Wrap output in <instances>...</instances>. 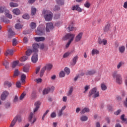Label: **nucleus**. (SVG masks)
Segmentation results:
<instances>
[{
	"label": "nucleus",
	"mask_w": 127,
	"mask_h": 127,
	"mask_svg": "<svg viewBox=\"0 0 127 127\" xmlns=\"http://www.w3.org/2000/svg\"><path fill=\"white\" fill-rule=\"evenodd\" d=\"M43 14H45V19L46 21H50V20H52L53 13L50 10H44L43 11Z\"/></svg>",
	"instance_id": "nucleus-1"
},
{
	"label": "nucleus",
	"mask_w": 127,
	"mask_h": 127,
	"mask_svg": "<svg viewBox=\"0 0 127 127\" xmlns=\"http://www.w3.org/2000/svg\"><path fill=\"white\" fill-rule=\"evenodd\" d=\"M112 76L114 79H116V81L117 84H121L123 83V77L121 74H119L117 71H115L113 72Z\"/></svg>",
	"instance_id": "nucleus-2"
},
{
	"label": "nucleus",
	"mask_w": 127,
	"mask_h": 127,
	"mask_svg": "<svg viewBox=\"0 0 127 127\" xmlns=\"http://www.w3.org/2000/svg\"><path fill=\"white\" fill-rule=\"evenodd\" d=\"M74 38H75V34L69 33L65 35V36L63 37V40H67V39H69V41L72 42L73 40H74Z\"/></svg>",
	"instance_id": "nucleus-3"
},
{
	"label": "nucleus",
	"mask_w": 127,
	"mask_h": 127,
	"mask_svg": "<svg viewBox=\"0 0 127 127\" xmlns=\"http://www.w3.org/2000/svg\"><path fill=\"white\" fill-rule=\"evenodd\" d=\"M5 10V15L6 17L11 19L12 18V15L9 14V11L8 10H6L5 7L4 6L0 7V13H2Z\"/></svg>",
	"instance_id": "nucleus-4"
},
{
	"label": "nucleus",
	"mask_w": 127,
	"mask_h": 127,
	"mask_svg": "<svg viewBox=\"0 0 127 127\" xmlns=\"http://www.w3.org/2000/svg\"><path fill=\"white\" fill-rule=\"evenodd\" d=\"M97 87H94L92 90H90L89 92V97H91V96H92L93 98L99 97V91H97Z\"/></svg>",
	"instance_id": "nucleus-5"
},
{
	"label": "nucleus",
	"mask_w": 127,
	"mask_h": 127,
	"mask_svg": "<svg viewBox=\"0 0 127 127\" xmlns=\"http://www.w3.org/2000/svg\"><path fill=\"white\" fill-rule=\"evenodd\" d=\"M40 48V49H44V44H42L41 45H40V47H39V45H38V44H33V52H38V48Z\"/></svg>",
	"instance_id": "nucleus-6"
},
{
	"label": "nucleus",
	"mask_w": 127,
	"mask_h": 127,
	"mask_svg": "<svg viewBox=\"0 0 127 127\" xmlns=\"http://www.w3.org/2000/svg\"><path fill=\"white\" fill-rule=\"evenodd\" d=\"M17 121H18L19 123L21 122V116L20 115H17L15 116L11 123L10 127H13V126L15 125V123H16Z\"/></svg>",
	"instance_id": "nucleus-7"
},
{
	"label": "nucleus",
	"mask_w": 127,
	"mask_h": 127,
	"mask_svg": "<svg viewBox=\"0 0 127 127\" xmlns=\"http://www.w3.org/2000/svg\"><path fill=\"white\" fill-rule=\"evenodd\" d=\"M28 120L32 124H34L36 122V118L34 117L33 118V114L32 112L30 113L29 115Z\"/></svg>",
	"instance_id": "nucleus-8"
},
{
	"label": "nucleus",
	"mask_w": 127,
	"mask_h": 127,
	"mask_svg": "<svg viewBox=\"0 0 127 127\" xmlns=\"http://www.w3.org/2000/svg\"><path fill=\"white\" fill-rule=\"evenodd\" d=\"M16 66H22V64H19V61H13L11 64V67L14 68Z\"/></svg>",
	"instance_id": "nucleus-9"
},
{
	"label": "nucleus",
	"mask_w": 127,
	"mask_h": 127,
	"mask_svg": "<svg viewBox=\"0 0 127 127\" xmlns=\"http://www.w3.org/2000/svg\"><path fill=\"white\" fill-rule=\"evenodd\" d=\"M41 26H42V25H40L37 28V30L36 31L38 35H42V33L44 32V29L43 28H41Z\"/></svg>",
	"instance_id": "nucleus-10"
},
{
	"label": "nucleus",
	"mask_w": 127,
	"mask_h": 127,
	"mask_svg": "<svg viewBox=\"0 0 127 127\" xmlns=\"http://www.w3.org/2000/svg\"><path fill=\"white\" fill-rule=\"evenodd\" d=\"M31 60L33 63H36L37 61H38V55H37V52H35V53L33 55Z\"/></svg>",
	"instance_id": "nucleus-11"
},
{
	"label": "nucleus",
	"mask_w": 127,
	"mask_h": 127,
	"mask_svg": "<svg viewBox=\"0 0 127 127\" xmlns=\"http://www.w3.org/2000/svg\"><path fill=\"white\" fill-rule=\"evenodd\" d=\"M40 105H41V102H40V101H37L35 103V108L33 110L34 113H36V112L38 111V109L40 107Z\"/></svg>",
	"instance_id": "nucleus-12"
},
{
	"label": "nucleus",
	"mask_w": 127,
	"mask_h": 127,
	"mask_svg": "<svg viewBox=\"0 0 127 127\" xmlns=\"http://www.w3.org/2000/svg\"><path fill=\"white\" fill-rule=\"evenodd\" d=\"M51 29H53V24L52 23H47L46 31H47V32H49Z\"/></svg>",
	"instance_id": "nucleus-13"
},
{
	"label": "nucleus",
	"mask_w": 127,
	"mask_h": 127,
	"mask_svg": "<svg viewBox=\"0 0 127 127\" xmlns=\"http://www.w3.org/2000/svg\"><path fill=\"white\" fill-rule=\"evenodd\" d=\"M8 92L6 91H4L1 95V100L4 101V100L6 99V97L8 96Z\"/></svg>",
	"instance_id": "nucleus-14"
},
{
	"label": "nucleus",
	"mask_w": 127,
	"mask_h": 127,
	"mask_svg": "<svg viewBox=\"0 0 127 127\" xmlns=\"http://www.w3.org/2000/svg\"><path fill=\"white\" fill-rule=\"evenodd\" d=\"M82 36H83V32H81L75 37L76 42H79L82 39Z\"/></svg>",
	"instance_id": "nucleus-15"
},
{
	"label": "nucleus",
	"mask_w": 127,
	"mask_h": 127,
	"mask_svg": "<svg viewBox=\"0 0 127 127\" xmlns=\"http://www.w3.org/2000/svg\"><path fill=\"white\" fill-rule=\"evenodd\" d=\"M98 43L99 44H103V45H107V43H108V41L106 39L101 40V39H99Z\"/></svg>",
	"instance_id": "nucleus-16"
},
{
	"label": "nucleus",
	"mask_w": 127,
	"mask_h": 127,
	"mask_svg": "<svg viewBox=\"0 0 127 127\" xmlns=\"http://www.w3.org/2000/svg\"><path fill=\"white\" fill-rule=\"evenodd\" d=\"M72 9L73 10H77L79 12H82V9L79 7V5H76L72 6Z\"/></svg>",
	"instance_id": "nucleus-17"
},
{
	"label": "nucleus",
	"mask_w": 127,
	"mask_h": 127,
	"mask_svg": "<svg viewBox=\"0 0 127 127\" xmlns=\"http://www.w3.org/2000/svg\"><path fill=\"white\" fill-rule=\"evenodd\" d=\"M73 25H74V24H73V23H71L69 25V26H68V28H67V30H68V31H73L75 30V29H76L74 27Z\"/></svg>",
	"instance_id": "nucleus-18"
},
{
	"label": "nucleus",
	"mask_w": 127,
	"mask_h": 127,
	"mask_svg": "<svg viewBox=\"0 0 127 127\" xmlns=\"http://www.w3.org/2000/svg\"><path fill=\"white\" fill-rule=\"evenodd\" d=\"M34 39L37 42H39L40 41H44L45 38L44 37H36L34 38Z\"/></svg>",
	"instance_id": "nucleus-19"
},
{
	"label": "nucleus",
	"mask_w": 127,
	"mask_h": 127,
	"mask_svg": "<svg viewBox=\"0 0 127 127\" xmlns=\"http://www.w3.org/2000/svg\"><path fill=\"white\" fill-rule=\"evenodd\" d=\"M98 54H100V51L96 49H93L91 51V55L92 56H94V55H98Z\"/></svg>",
	"instance_id": "nucleus-20"
},
{
	"label": "nucleus",
	"mask_w": 127,
	"mask_h": 127,
	"mask_svg": "<svg viewBox=\"0 0 127 127\" xmlns=\"http://www.w3.org/2000/svg\"><path fill=\"white\" fill-rule=\"evenodd\" d=\"M14 35H15V33L11 29H9L8 30V38H11Z\"/></svg>",
	"instance_id": "nucleus-21"
},
{
	"label": "nucleus",
	"mask_w": 127,
	"mask_h": 127,
	"mask_svg": "<svg viewBox=\"0 0 127 127\" xmlns=\"http://www.w3.org/2000/svg\"><path fill=\"white\" fill-rule=\"evenodd\" d=\"M119 51L120 53H125V51H126V47H125V46H120L119 47Z\"/></svg>",
	"instance_id": "nucleus-22"
},
{
	"label": "nucleus",
	"mask_w": 127,
	"mask_h": 127,
	"mask_svg": "<svg viewBox=\"0 0 127 127\" xmlns=\"http://www.w3.org/2000/svg\"><path fill=\"white\" fill-rule=\"evenodd\" d=\"M111 30V25L108 24L104 28V32H109Z\"/></svg>",
	"instance_id": "nucleus-23"
},
{
	"label": "nucleus",
	"mask_w": 127,
	"mask_h": 127,
	"mask_svg": "<svg viewBox=\"0 0 127 127\" xmlns=\"http://www.w3.org/2000/svg\"><path fill=\"white\" fill-rule=\"evenodd\" d=\"M12 12L16 15H19V14H20V10L18 8H15L13 9Z\"/></svg>",
	"instance_id": "nucleus-24"
},
{
	"label": "nucleus",
	"mask_w": 127,
	"mask_h": 127,
	"mask_svg": "<svg viewBox=\"0 0 127 127\" xmlns=\"http://www.w3.org/2000/svg\"><path fill=\"white\" fill-rule=\"evenodd\" d=\"M25 79H26V75L24 74H22L21 75V81L22 84H24L25 83Z\"/></svg>",
	"instance_id": "nucleus-25"
},
{
	"label": "nucleus",
	"mask_w": 127,
	"mask_h": 127,
	"mask_svg": "<svg viewBox=\"0 0 127 127\" xmlns=\"http://www.w3.org/2000/svg\"><path fill=\"white\" fill-rule=\"evenodd\" d=\"M77 60H78V56H75L72 59V63H71V65H73V66H74V65H76Z\"/></svg>",
	"instance_id": "nucleus-26"
},
{
	"label": "nucleus",
	"mask_w": 127,
	"mask_h": 127,
	"mask_svg": "<svg viewBox=\"0 0 127 127\" xmlns=\"http://www.w3.org/2000/svg\"><path fill=\"white\" fill-rule=\"evenodd\" d=\"M13 54V50H8L6 51L5 53V56H7L8 55H12Z\"/></svg>",
	"instance_id": "nucleus-27"
},
{
	"label": "nucleus",
	"mask_w": 127,
	"mask_h": 127,
	"mask_svg": "<svg viewBox=\"0 0 127 127\" xmlns=\"http://www.w3.org/2000/svg\"><path fill=\"white\" fill-rule=\"evenodd\" d=\"M73 87L71 86L69 87V89H68V91L67 93V96H68L69 97V96H71L72 95V93H73Z\"/></svg>",
	"instance_id": "nucleus-28"
},
{
	"label": "nucleus",
	"mask_w": 127,
	"mask_h": 127,
	"mask_svg": "<svg viewBox=\"0 0 127 127\" xmlns=\"http://www.w3.org/2000/svg\"><path fill=\"white\" fill-rule=\"evenodd\" d=\"M44 67H46V69H47L48 71H50V70L52 69L53 65L51 64H47Z\"/></svg>",
	"instance_id": "nucleus-29"
},
{
	"label": "nucleus",
	"mask_w": 127,
	"mask_h": 127,
	"mask_svg": "<svg viewBox=\"0 0 127 127\" xmlns=\"http://www.w3.org/2000/svg\"><path fill=\"white\" fill-rule=\"evenodd\" d=\"M90 112V110L88 108H84L81 111L80 114L83 115V114H85V113H88Z\"/></svg>",
	"instance_id": "nucleus-30"
},
{
	"label": "nucleus",
	"mask_w": 127,
	"mask_h": 127,
	"mask_svg": "<svg viewBox=\"0 0 127 127\" xmlns=\"http://www.w3.org/2000/svg\"><path fill=\"white\" fill-rule=\"evenodd\" d=\"M124 65H125V62L123 61L120 62L117 64V69H120V68H121L122 66H124Z\"/></svg>",
	"instance_id": "nucleus-31"
},
{
	"label": "nucleus",
	"mask_w": 127,
	"mask_h": 127,
	"mask_svg": "<svg viewBox=\"0 0 127 127\" xmlns=\"http://www.w3.org/2000/svg\"><path fill=\"white\" fill-rule=\"evenodd\" d=\"M36 8L34 7H31V14L32 15H35L36 13V11H37Z\"/></svg>",
	"instance_id": "nucleus-32"
},
{
	"label": "nucleus",
	"mask_w": 127,
	"mask_h": 127,
	"mask_svg": "<svg viewBox=\"0 0 127 127\" xmlns=\"http://www.w3.org/2000/svg\"><path fill=\"white\" fill-rule=\"evenodd\" d=\"M45 70H46V67L44 66L41 70L40 71V77H42L45 72Z\"/></svg>",
	"instance_id": "nucleus-33"
},
{
	"label": "nucleus",
	"mask_w": 127,
	"mask_h": 127,
	"mask_svg": "<svg viewBox=\"0 0 127 127\" xmlns=\"http://www.w3.org/2000/svg\"><path fill=\"white\" fill-rule=\"evenodd\" d=\"M50 91V88L48 87L47 88H45L43 91V95H46L49 93Z\"/></svg>",
	"instance_id": "nucleus-34"
},
{
	"label": "nucleus",
	"mask_w": 127,
	"mask_h": 127,
	"mask_svg": "<svg viewBox=\"0 0 127 127\" xmlns=\"http://www.w3.org/2000/svg\"><path fill=\"white\" fill-rule=\"evenodd\" d=\"M30 27L31 29H35V28H36V23L33 22H31L30 24Z\"/></svg>",
	"instance_id": "nucleus-35"
},
{
	"label": "nucleus",
	"mask_w": 127,
	"mask_h": 127,
	"mask_svg": "<svg viewBox=\"0 0 127 127\" xmlns=\"http://www.w3.org/2000/svg\"><path fill=\"white\" fill-rule=\"evenodd\" d=\"M26 96V92H23L22 94L20 95L19 98V100H20V101L23 100V99H24V97H25Z\"/></svg>",
	"instance_id": "nucleus-36"
},
{
	"label": "nucleus",
	"mask_w": 127,
	"mask_h": 127,
	"mask_svg": "<svg viewBox=\"0 0 127 127\" xmlns=\"http://www.w3.org/2000/svg\"><path fill=\"white\" fill-rule=\"evenodd\" d=\"M80 121L81 122H86V121H88V117L86 116H82L80 117Z\"/></svg>",
	"instance_id": "nucleus-37"
},
{
	"label": "nucleus",
	"mask_w": 127,
	"mask_h": 127,
	"mask_svg": "<svg viewBox=\"0 0 127 127\" xmlns=\"http://www.w3.org/2000/svg\"><path fill=\"white\" fill-rule=\"evenodd\" d=\"M23 26L22 25H20L19 23H17L15 25V28H16V29H21V28H22Z\"/></svg>",
	"instance_id": "nucleus-38"
},
{
	"label": "nucleus",
	"mask_w": 127,
	"mask_h": 127,
	"mask_svg": "<svg viewBox=\"0 0 127 127\" xmlns=\"http://www.w3.org/2000/svg\"><path fill=\"white\" fill-rule=\"evenodd\" d=\"M4 85L5 87H8V88L11 87V83L8 81H5Z\"/></svg>",
	"instance_id": "nucleus-39"
},
{
	"label": "nucleus",
	"mask_w": 127,
	"mask_h": 127,
	"mask_svg": "<svg viewBox=\"0 0 127 127\" xmlns=\"http://www.w3.org/2000/svg\"><path fill=\"white\" fill-rule=\"evenodd\" d=\"M9 5L11 7H17L18 6V4L16 3L10 2Z\"/></svg>",
	"instance_id": "nucleus-40"
},
{
	"label": "nucleus",
	"mask_w": 127,
	"mask_h": 127,
	"mask_svg": "<svg viewBox=\"0 0 127 127\" xmlns=\"http://www.w3.org/2000/svg\"><path fill=\"white\" fill-rule=\"evenodd\" d=\"M121 120H122L123 123H125V124H127V119L125 118V115H122L121 116Z\"/></svg>",
	"instance_id": "nucleus-41"
},
{
	"label": "nucleus",
	"mask_w": 127,
	"mask_h": 127,
	"mask_svg": "<svg viewBox=\"0 0 127 127\" xmlns=\"http://www.w3.org/2000/svg\"><path fill=\"white\" fill-rule=\"evenodd\" d=\"M3 65L5 66V68H6V69H8L9 68V64L7 61H5L3 63Z\"/></svg>",
	"instance_id": "nucleus-42"
},
{
	"label": "nucleus",
	"mask_w": 127,
	"mask_h": 127,
	"mask_svg": "<svg viewBox=\"0 0 127 127\" xmlns=\"http://www.w3.org/2000/svg\"><path fill=\"white\" fill-rule=\"evenodd\" d=\"M27 59H28V57L24 56L20 59V61H21V62H24V61H26Z\"/></svg>",
	"instance_id": "nucleus-43"
},
{
	"label": "nucleus",
	"mask_w": 127,
	"mask_h": 127,
	"mask_svg": "<svg viewBox=\"0 0 127 127\" xmlns=\"http://www.w3.org/2000/svg\"><path fill=\"white\" fill-rule=\"evenodd\" d=\"M96 73V71L95 70H89L87 72V75H94Z\"/></svg>",
	"instance_id": "nucleus-44"
},
{
	"label": "nucleus",
	"mask_w": 127,
	"mask_h": 127,
	"mask_svg": "<svg viewBox=\"0 0 127 127\" xmlns=\"http://www.w3.org/2000/svg\"><path fill=\"white\" fill-rule=\"evenodd\" d=\"M101 88L103 91H105V90H107V86L105 85V83H102L101 84Z\"/></svg>",
	"instance_id": "nucleus-45"
},
{
	"label": "nucleus",
	"mask_w": 127,
	"mask_h": 127,
	"mask_svg": "<svg viewBox=\"0 0 127 127\" xmlns=\"http://www.w3.org/2000/svg\"><path fill=\"white\" fill-rule=\"evenodd\" d=\"M57 3L60 5H63L64 4V1L63 0H56Z\"/></svg>",
	"instance_id": "nucleus-46"
},
{
	"label": "nucleus",
	"mask_w": 127,
	"mask_h": 127,
	"mask_svg": "<svg viewBox=\"0 0 127 127\" xmlns=\"http://www.w3.org/2000/svg\"><path fill=\"white\" fill-rule=\"evenodd\" d=\"M32 53V51H31V50L30 49H28L26 52V55H27V56H30Z\"/></svg>",
	"instance_id": "nucleus-47"
},
{
	"label": "nucleus",
	"mask_w": 127,
	"mask_h": 127,
	"mask_svg": "<svg viewBox=\"0 0 127 127\" xmlns=\"http://www.w3.org/2000/svg\"><path fill=\"white\" fill-rule=\"evenodd\" d=\"M64 71L66 73L67 75H69V74H70V68H68L67 67L64 68Z\"/></svg>",
	"instance_id": "nucleus-48"
},
{
	"label": "nucleus",
	"mask_w": 127,
	"mask_h": 127,
	"mask_svg": "<svg viewBox=\"0 0 127 127\" xmlns=\"http://www.w3.org/2000/svg\"><path fill=\"white\" fill-rule=\"evenodd\" d=\"M59 76L61 78H63L64 77H65V72L63 71H61Z\"/></svg>",
	"instance_id": "nucleus-49"
},
{
	"label": "nucleus",
	"mask_w": 127,
	"mask_h": 127,
	"mask_svg": "<svg viewBox=\"0 0 127 127\" xmlns=\"http://www.w3.org/2000/svg\"><path fill=\"white\" fill-rule=\"evenodd\" d=\"M19 74V71H18V69H16L14 72V77H15L16 76H18V74Z\"/></svg>",
	"instance_id": "nucleus-50"
},
{
	"label": "nucleus",
	"mask_w": 127,
	"mask_h": 127,
	"mask_svg": "<svg viewBox=\"0 0 127 127\" xmlns=\"http://www.w3.org/2000/svg\"><path fill=\"white\" fill-rule=\"evenodd\" d=\"M23 72H25V73H27L29 72V68L26 66H24L23 69Z\"/></svg>",
	"instance_id": "nucleus-51"
},
{
	"label": "nucleus",
	"mask_w": 127,
	"mask_h": 127,
	"mask_svg": "<svg viewBox=\"0 0 127 127\" xmlns=\"http://www.w3.org/2000/svg\"><path fill=\"white\" fill-rule=\"evenodd\" d=\"M56 116H57L56 112H53L51 114V118H52V119H54V118H56Z\"/></svg>",
	"instance_id": "nucleus-52"
},
{
	"label": "nucleus",
	"mask_w": 127,
	"mask_h": 127,
	"mask_svg": "<svg viewBox=\"0 0 127 127\" xmlns=\"http://www.w3.org/2000/svg\"><path fill=\"white\" fill-rule=\"evenodd\" d=\"M22 17L24 19H28L29 18V15L28 14H25L22 16Z\"/></svg>",
	"instance_id": "nucleus-53"
},
{
	"label": "nucleus",
	"mask_w": 127,
	"mask_h": 127,
	"mask_svg": "<svg viewBox=\"0 0 127 127\" xmlns=\"http://www.w3.org/2000/svg\"><path fill=\"white\" fill-rule=\"evenodd\" d=\"M35 82L37 83V84H39V83H41V82H42V79L41 78H37L35 79Z\"/></svg>",
	"instance_id": "nucleus-54"
},
{
	"label": "nucleus",
	"mask_w": 127,
	"mask_h": 127,
	"mask_svg": "<svg viewBox=\"0 0 127 127\" xmlns=\"http://www.w3.org/2000/svg\"><path fill=\"white\" fill-rule=\"evenodd\" d=\"M89 89H90V85H86L85 87H84V93H86L87 92V91H88V90H89Z\"/></svg>",
	"instance_id": "nucleus-55"
},
{
	"label": "nucleus",
	"mask_w": 127,
	"mask_h": 127,
	"mask_svg": "<svg viewBox=\"0 0 127 127\" xmlns=\"http://www.w3.org/2000/svg\"><path fill=\"white\" fill-rule=\"evenodd\" d=\"M69 55H70V53L66 52L63 55V58H67Z\"/></svg>",
	"instance_id": "nucleus-56"
},
{
	"label": "nucleus",
	"mask_w": 127,
	"mask_h": 127,
	"mask_svg": "<svg viewBox=\"0 0 127 127\" xmlns=\"http://www.w3.org/2000/svg\"><path fill=\"white\" fill-rule=\"evenodd\" d=\"M17 88H20L21 87V83L20 81H17L16 83Z\"/></svg>",
	"instance_id": "nucleus-57"
},
{
	"label": "nucleus",
	"mask_w": 127,
	"mask_h": 127,
	"mask_svg": "<svg viewBox=\"0 0 127 127\" xmlns=\"http://www.w3.org/2000/svg\"><path fill=\"white\" fill-rule=\"evenodd\" d=\"M16 43H17V41L16 40V39H13L12 41L13 46H15L16 45Z\"/></svg>",
	"instance_id": "nucleus-58"
},
{
	"label": "nucleus",
	"mask_w": 127,
	"mask_h": 127,
	"mask_svg": "<svg viewBox=\"0 0 127 127\" xmlns=\"http://www.w3.org/2000/svg\"><path fill=\"white\" fill-rule=\"evenodd\" d=\"M91 5V4H90V3L86 2L84 4V6L85 7H87V8H89V7H90V6Z\"/></svg>",
	"instance_id": "nucleus-59"
},
{
	"label": "nucleus",
	"mask_w": 127,
	"mask_h": 127,
	"mask_svg": "<svg viewBox=\"0 0 127 127\" xmlns=\"http://www.w3.org/2000/svg\"><path fill=\"white\" fill-rule=\"evenodd\" d=\"M55 11H58V10H60V7L58 6H55V8L54 9Z\"/></svg>",
	"instance_id": "nucleus-60"
},
{
	"label": "nucleus",
	"mask_w": 127,
	"mask_h": 127,
	"mask_svg": "<svg viewBox=\"0 0 127 127\" xmlns=\"http://www.w3.org/2000/svg\"><path fill=\"white\" fill-rule=\"evenodd\" d=\"M67 100H68V98L67 97V96H64L63 97V101L64 103H66V102H67Z\"/></svg>",
	"instance_id": "nucleus-61"
},
{
	"label": "nucleus",
	"mask_w": 127,
	"mask_h": 127,
	"mask_svg": "<svg viewBox=\"0 0 127 127\" xmlns=\"http://www.w3.org/2000/svg\"><path fill=\"white\" fill-rule=\"evenodd\" d=\"M40 70V66H38L36 68V74H38L39 71Z\"/></svg>",
	"instance_id": "nucleus-62"
},
{
	"label": "nucleus",
	"mask_w": 127,
	"mask_h": 127,
	"mask_svg": "<svg viewBox=\"0 0 127 127\" xmlns=\"http://www.w3.org/2000/svg\"><path fill=\"white\" fill-rule=\"evenodd\" d=\"M63 114V112L61 110H60L59 111V112L58 113V116L59 117H61V116H62Z\"/></svg>",
	"instance_id": "nucleus-63"
},
{
	"label": "nucleus",
	"mask_w": 127,
	"mask_h": 127,
	"mask_svg": "<svg viewBox=\"0 0 127 127\" xmlns=\"http://www.w3.org/2000/svg\"><path fill=\"white\" fill-rule=\"evenodd\" d=\"M123 7H124V8H127V1L124 2Z\"/></svg>",
	"instance_id": "nucleus-64"
}]
</instances>
